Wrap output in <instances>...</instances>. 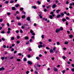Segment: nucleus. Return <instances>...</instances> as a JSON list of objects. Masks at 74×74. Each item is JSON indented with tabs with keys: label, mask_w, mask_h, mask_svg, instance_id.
<instances>
[{
	"label": "nucleus",
	"mask_w": 74,
	"mask_h": 74,
	"mask_svg": "<svg viewBox=\"0 0 74 74\" xmlns=\"http://www.w3.org/2000/svg\"><path fill=\"white\" fill-rule=\"evenodd\" d=\"M45 45H46L45 44H43V45H38V48H40L41 47H45Z\"/></svg>",
	"instance_id": "nucleus-1"
},
{
	"label": "nucleus",
	"mask_w": 74,
	"mask_h": 74,
	"mask_svg": "<svg viewBox=\"0 0 74 74\" xmlns=\"http://www.w3.org/2000/svg\"><path fill=\"white\" fill-rule=\"evenodd\" d=\"M60 31V29H57L56 30V33H59Z\"/></svg>",
	"instance_id": "nucleus-2"
},
{
	"label": "nucleus",
	"mask_w": 74,
	"mask_h": 74,
	"mask_svg": "<svg viewBox=\"0 0 74 74\" xmlns=\"http://www.w3.org/2000/svg\"><path fill=\"white\" fill-rule=\"evenodd\" d=\"M30 32L33 35V36L35 35V34L33 33V30H31L30 31Z\"/></svg>",
	"instance_id": "nucleus-3"
},
{
	"label": "nucleus",
	"mask_w": 74,
	"mask_h": 74,
	"mask_svg": "<svg viewBox=\"0 0 74 74\" xmlns=\"http://www.w3.org/2000/svg\"><path fill=\"white\" fill-rule=\"evenodd\" d=\"M32 8L33 9H34L35 10L36 9H37V7L36 5L33 6L32 7Z\"/></svg>",
	"instance_id": "nucleus-4"
},
{
	"label": "nucleus",
	"mask_w": 74,
	"mask_h": 74,
	"mask_svg": "<svg viewBox=\"0 0 74 74\" xmlns=\"http://www.w3.org/2000/svg\"><path fill=\"white\" fill-rule=\"evenodd\" d=\"M28 63L29 64V65H32V62L30 61H28Z\"/></svg>",
	"instance_id": "nucleus-5"
},
{
	"label": "nucleus",
	"mask_w": 74,
	"mask_h": 74,
	"mask_svg": "<svg viewBox=\"0 0 74 74\" xmlns=\"http://www.w3.org/2000/svg\"><path fill=\"white\" fill-rule=\"evenodd\" d=\"M25 39L26 40H29V37L27 36H25Z\"/></svg>",
	"instance_id": "nucleus-6"
},
{
	"label": "nucleus",
	"mask_w": 74,
	"mask_h": 74,
	"mask_svg": "<svg viewBox=\"0 0 74 74\" xmlns=\"http://www.w3.org/2000/svg\"><path fill=\"white\" fill-rule=\"evenodd\" d=\"M4 70V68L3 67H2L1 68H0V71H2Z\"/></svg>",
	"instance_id": "nucleus-7"
},
{
	"label": "nucleus",
	"mask_w": 74,
	"mask_h": 74,
	"mask_svg": "<svg viewBox=\"0 0 74 74\" xmlns=\"http://www.w3.org/2000/svg\"><path fill=\"white\" fill-rule=\"evenodd\" d=\"M50 53H54V52L53 51V50L52 49H51L50 50Z\"/></svg>",
	"instance_id": "nucleus-8"
},
{
	"label": "nucleus",
	"mask_w": 74,
	"mask_h": 74,
	"mask_svg": "<svg viewBox=\"0 0 74 74\" xmlns=\"http://www.w3.org/2000/svg\"><path fill=\"white\" fill-rule=\"evenodd\" d=\"M27 20L28 21H29L30 20V18L29 17H27Z\"/></svg>",
	"instance_id": "nucleus-9"
},
{
	"label": "nucleus",
	"mask_w": 74,
	"mask_h": 74,
	"mask_svg": "<svg viewBox=\"0 0 74 74\" xmlns=\"http://www.w3.org/2000/svg\"><path fill=\"white\" fill-rule=\"evenodd\" d=\"M52 8H55V7H56V4H54L53 5H52Z\"/></svg>",
	"instance_id": "nucleus-10"
},
{
	"label": "nucleus",
	"mask_w": 74,
	"mask_h": 74,
	"mask_svg": "<svg viewBox=\"0 0 74 74\" xmlns=\"http://www.w3.org/2000/svg\"><path fill=\"white\" fill-rule=\"evenodd\" d=\"M42 19L43 20V21H47V18H43Z\"/></svg>",
	"instance_id": "nucleus-11"
},
{
	"label": "nucleus",
	"mask_w": 74,
	"mask_h": 74,
	"mask_svg": "<svg viewBox=\"0 0 74 74\" xmlns=\"http://www.w3.org/2000/svg\"><path fill=\"white\" fill-rule=\"evenodd\" d=\"M63 16H64V13L63 12L61 13V17H63Z\"/></svg>",
	"instance_id": "nucleus-12"
},
{
	"label": "nucleus",
	"mask_w": 74,
	"mask_h": 74,
	"mask_svg": "<svg viewBox=\"0 0 74 74\" xmlns=\"http://www.w3.org/2000/svg\"><path fill=\"white\" fill-rule=\"evenodd\" d=\"M12 10H16V9L15 7H13L12 8Z\"/></svg>",
	"instance_id": "nucleus-13"
},
{
	"label": "nucleus",
	"mask_w": 74,
	"mask_h": 74,
	"mask_svg": "<svg viewBox=\"0 0 74 74\" xmlns=\"http://www.w3.org/2000/svg\"><path fill=\"white\" fill-rule=\"evenodd\" d=\"M54 70L55 71H58V69L56 68H55L54 69Z\"/></svg>",
	"instance_id": "nucleus-14"
},
{
	"label": "nucleus",
	"mask_w": 74,
	"mask_h": 74,
	"mask_svg": "<svg viewBox=\"0 0 74 74\" xmlns=\"http://www.w3.org/2000/svg\"><path fill=\"white\" fill-rule=\"evenodd\" d=\"M16 8H18V7H19V4H17L16 5Z\"/></svg>",
	"instance_id": "nucleus-15"
},
{
	"label": "nucleus",
	"mask_w": 74,
	"mask_h": 74,
	"mask_svg": "<svg viewBox=\"0 0 74 74\" xmlns=\"http://www.w3.org/2000/svg\"><path fill=\"white\" fill-rule=\"evenodd\" d=\"M60 16H61L60 14H58L57 16V18H59Z\"/></svg>",
	"instance_id": "nucleus-16"
},
{
	"label": "nucleus",
	"mask_w": 74,
	"mask_h": 74,
	"mask_svg": "<svg viewBox=\"0 0 74 74\" xmlns=\"http://www.w3.org/2000/svg\"><path fill=\"white\" fill-rule=\"evenodd\" d=\"M62 21H63V22H65V21H66V19L65 18H63L62 19Z\"/></svg>",
	"instance_id": "nucleus-17"
},
{
	"label": "nucleus",
	"mask_w": 74,
	"mask_h": 74,
	"mask_svg": "<svg viewBox=\"0 0 74 74\" xmlns=\"http://www.w3.org/2000/svg\"><path fill=\"white\" fill-rule=\"evenodd\" d=\"M39 16H40V19H42V16H41V15L39 14Z\"/></svg>",
	"instance_id": "nucleus-18"
},
{
	"label": "nucleus",
	"mask_w": 74,
	"mask_h": 74,
	"mask_svg": "<svg viewBox=\"0 0 74 74\" xmlns=\"http://www.w3.org/2000/svg\"><path fill=\"white\" fill-rule=\"evenodd\" d=\"M49 18L51 19H52V18H53V17L52 16V15H50L49 16Z\"/></svg>",
	"instance_id": "nucleus-19"
},
{
	"label": "nucleus",
	"mask_w": 74,
	"mask_h": 74,
	"mask_svg": "<svg viewBox=\"0 0 74 74\" xmlns=\"http://www.w3.org/2000/svg\"><path fill=\"white\" fill-rule=\"evenodd\" d=\"M14 3V0H11L10 1V3L12 4Z\"/></svg>",
	"instance_id": "nucleus-20"
},
{
	"label": "nucleus",
	"mask_w": 74,
	"mask_h": 74,
	"mask_svg": "<svg viewBox=\"0 0 74 74\" xmlns=\"http://www.w3.org/2000/svg\"><path fill=\"white\" fill-rule=\"evenodd\" d=\"M15 39V38H14V37H12L11 38V40H14Z\"/></svg>",
	"instance_id": "nucleus-21"
},
{
	"label": "nucleus",
	"mask_w": 74,
	"mask_h": 74,
	"mask_svg": "<svg viewBox=\"0 0 74 74\" xmlns=\"http://www.w3.org/2000/svg\"><path fill=\"white\" fill-rule=\"evenodd\" d=\"M60 31L61 30L62 31L63 30V28L62 27H60Z\"/></svg>",
	"instance_id": "nucleus-22"
},
{
	"label": "nucleus",
	"mask_w": 74,
	"mask_h": 74,
	"mask_svg": "<svg viewBox=\"0 0 74 74\" xmlns=\"http://www.w3.org/2000/svg\"><path fill=\"white\" fill-rule=\"evenodd\" d=\"M69 37L70 38H73V35H69Z\"/></svg>",
	"instance_id": "nucleus-23"
},
{
	"label": "nucleus",
	"mask_w": 74,
	"mask_h": 74,
	"mask_svg": "<svg viewBox=\"0 0 74 74\" xmlns=\"http://www.w3.org/2000/svg\"><path fill=\"white\" fill-rule=\"evenodd\" d=\"M64 44L65 45H67V44H69V42L66 41L64 42Z\"/></svg>",
	"instance_id": "nucleus-24"
},
{
	"label": "nucleus",
	"mask_w": 74,
	"mask_h": 74,
	"mask_svg": "<svg viewBox=\"0 0 74 74\" xmlns=\"http://www.w3.org/2000/svg\"><path fill=\"white\" fill-rule=\"evenodd\" d=\"M23 60L24 62H26V60H27V59H26V58H25L23 59Z\"/></svg>",
	"instance_id": "nucleus-25"
},
{
	"label": "nucleus",
	"mask_w": 74,
	"mask_h": 74,
	"mask_svg": "<svg viewBox=\"0 0 74 74\" xmlns=\"http://www.w3.org/2000/svg\"><path fill=\"white\" fill-rule=\"evenodd\" d=\"M4 58H5V57H1V59H2V60H4Z\"/></svg>",
	"instance_id": "nucleus-26"
},
{
	"label": "nucleus",
	"mask_w": 74,
	"mask_h": 74,
	"mask_svg": "<svg viewBox=\"0 0 74 74\" xmlns=\"http://www.w3.org/2000/svg\"><path fill=\"white\" fill-rule=\"evenodd\" d=\"M59 11H60V10H58L56 11V12L58 13V14L59 13Z\"/></svg>",
	"instance_id": "nucleus-27"
},
{
	"label": "nucleus",
	"mask_w": 74,
	"mask_h": 74,
	"mask_svg": "<svg viewBox=\"0 0 74 74\" xmlns=\"http://www.w3.org/2000/svg\"><path fill=\"white\" fill-rule=\"evenodd\" d=\"M56 50V47H54L53 48V50L55 51Z\"/></svg>",
	"instance_id": "nucleus-28"
},
{
	"label": "nucleus",
	"mask_w": 74,
	"mask_h": 74,
	"mask_svg": "<svg viewBox=\"0 0 74 74\" xmlns=\"http://www.w3.org/2000/svg\"><path fill=\"white\" fill-rule=\"evenodd\" d=\"M50 7H51V6L49 5L48 6H47L46 8H47V9H48V8H50Z\"/></svg>",
	"instance_id": "nucleus-29"
},
{
	"label": "nucleus",
	"mask_w": 74,
	"mask_h": 74,
	"mask_svg": "<svg viewBox=\"0 0 74 74\" xmlns=\"http://www.w3.org/2000/svg\"><path fill=\"white\" fill-rule=\"evenodd\" d=\"M25 17L26 16H25V15L23 16H22V18H23V19L24 18H25Z\"/></svg>",
	"instance_id": "nucleus-30"
},
{
	"label": "nucleus",
	"mask_w": 74,
	"mask_h": 74,
	"mask_svg": "<svg viewBox=\"0 0 74 74\" xmlns=\"http://www.w3.org/2000/svg\"><path fill=\"white\" fill-rule=\"evenodd\" d=\"M27 57L28 58H30L31 57V56L30 55H28L27 56Z\"/></svg>",
	"instance_id": "nucleus-31"
},
{
	"label": "nucleus",
	"mask_w": 74,
	"mask_h": 74,
	"mask_svg": "<svg viewBox=\"0 0 74 74\" xmlns=\"http://www.w3.org/2000/svg\"><path fill=\"white\" fill-rule=\"evenodd\" d=\"M17 60L18 62H21V59H17Z\"/></svg>",
	"instance_id": "nucleus-32"
},
{
	"label": "nucleus",
	"mask_w": 74,
	"mask_h": 74,
	"mask_svg": "<svg viewBox=\"0 0 74 74\" xmlns=\"http://www.w3.org/2000/svg\"><path fill=\"white\" fill-rule=\"evenodd\" d=\"M29 44V41H28L27 42H26V45H27Z\"/></svg>",
	"instance_id": "nucleus-33"
},
{
	"label": "nucleus",
	"mask_w": 74,
	"mask_h": 74,
	"mask_svg": "<svg viewBox=\"0 0 74 74\" xmlns=\"http://www.w3.org/2000/svg\"><path fill=\"white\" fill-rule=\"evenodd\" d=\"M17 19H18V20H20V18L18 16H17L16 17Z\"/></svg>",
	"instance_id": "nucleus-34"
},
{
	"label": "nucleus",
	"mask_w": 74,
	"mask_h": 74,
	"mask_svg": "<svg viewBox=\"0 0 74 74\" xmlns=\"http://www.w3.org/2000/svg\"><path fill=\"white\" fill-rule=\"evenodd\" d=\"M24 8H20V10L21 11H23V10Z\"/></svg>",
	"instance_id": "nucleus-35"
},
{
	"label": "nucleus",
	"mask_w": 74,
	"mask_h": 74,
	"mask_svg": "<svg viewBox=\"0 0 74 74\" xmlns=\"http://www.w3.org/2000/svg\"><path fill=\"white\" fill-rule=\"evenodd\" d=\"M37 3H38V4L40 5L41 4V3L40 2V1H37Z\"/></svg>",
	"instance_id": "nucleus-36"
},
{
	"label": "nucleus",
	"mask_w": 74,
	"mask_h": 74,
	"mask_svg": "<svg viewBox=\"0 0 74 74\" xmlns=\"http://www.w3.org/2000/svg\"><path fill=\"white\" fill-rule=\"evenodd\" d=\"M1 33L2 34H4V33H5V32L4 31H2L1 32Z\"/></svg>",
	"instance_id": "nucleus-37"
},
{
	"label": "nucleus",
	"mask_w": 74,
	"mask_h": 74,
	"mask_svg": "<svg viewBox=\"0 0 74 74\" xmlns=\"http://www.w3.org/2000/svg\"><path fill=\"white\" fill-rule=\"evenodd\" d=\"M1 25L3 27H4V26H5V24H1Z\"/></svg>",
	"instance_id": "nucleus-38"
},
{
	"label": "nucleus",
	"mask_w": 74,
	"mask_h": 74,
	"mask_svg": "<svg viewBox=\"0 0 74 74\" xmlns=\"http://www.w3.org/2000/svg\"><path fill=\"white\" fill-rule=\"evenodd\" d=\"M36 59H37V60H39L40 58H38V57H36Z\"/></svg>",
	"instance_id": "nucleus-39"
},
{
	"label": "nucleus",
	"mask_w": 74,
	"mask_h": 74,
	"mask_svg": "<svg viewBox=\"0 0 74 74\" xmlns=\"http://www.w3.org/2000/svg\"><path fill=\"white\" fill-rule=\"evenodd\" d=\"M17 39H19V38H20V36H17Z\"/></svg>",
	"instance_id": "nucleus-40"
},
{
	"label": "nucleus",
	"mask_w": 74,
	"mask_h": 74,
	"mask_svg": "<svg viewBox=\"0 0 74 74\" xmlns=\"http://www.w3.org/2000/svg\"><path fill=\"white\" fill-rule=\"evenodd\" d=\"M5 4H8V1H5Z\"/></svg>",
	"instance_id": "nucleus-41"
},
{
	"label": "nucleus",
	"mask_w": 74,
	"mask_h": 74,
	"mask_svg": "<svg viewBox=\"0 0 74 74\" xmlns=\"http://www.w3.org/2000/svg\"><path fill=\"white\" fill-rule=\"evenodd\" d=\"M57 45H60V43H59L58 42H57Z\"/></svg>",
	"instance_id": "nucleus-42"
},
{
	"label": "nucleus",
	"mask_w": 74,
	"mask_h": 74,
	"mask_svg": "<svg viewBox=\"0 0 74 74\" xmlns=\"http://www.w3.org/2000/svg\"><path fill=\"white\" fill-rule=\"evenodd\" d=\"M22 12L23 14H26V12H25L24 11H22Z\"/></svg>",
	"instance_id": "nucleus-43"
},
{
	"label": "nucleus",
	"mask_w": 74,
	"mask_h": 74,
	"mask_svg": "<svg viewBox=\"0 0 74 74\" xmlns=\"http://www.w3.org/2000/svg\"><path fill=\"white\" fill-rule=\"evenodd\" d=\"M19 43H20V42H19V41H17V44H19Z\"/></svg>",
	"instance_id": "nucleus-44"
},
{
	"label": "nucleus",
	"mask_w": 74,
	"mask_h": 74,
	"mask_svg": "<svg viewBox=\"0 0 74 74\" xmlns=\"http://www.w3.org/2000/svg\"><path fill=\"white\" fill-rule=\"evenodd\" d=\"M3 47L4 48H6V46H5V45H3Z\"/></svg>",
	"instance_id": "nucleus-45"
},
{
	"label": "nucleus",
	"mask_w": 74,
	"mask_h": 74,
	"mask_svg": "<svg viewBox=\"0 0 74 74\" xmlns=\"http://www.w3.org/2000/svg\"><path fill=\"white\" fill-rule=\"evenodd\" d=\"M18 25H19V26H21V23H18Z\"/></svg>",
	"instance_id": "nucleus-46"
},
{
	"label": "nucleus",
	"mask_w": 74,
	"mask_h": 74,
	"mask_svg": "<svg viewBox=\"0 0 74 74\" xmlns=\"http://www.w3.org/2000/svg\"><path fill=\"white\" fill-rule=\"evenodd\" d=\"M44 37V35H42V38L43 39Z\"/></svg>",
	"instance_id": "nucleus-47"
},
{
	"label": "nucleus",
	"mask_w": 74,
	"mask_h": 74,
	"mask_svg": "<svg viewBox=\"0 0 74 74\" xmlns=\"http://www.w3.org/2000/svg\"><path fill=\"white\" fill-rule=\"evenodd\" d=\"M7 33H8V34H10V31H8L7 32Z\"/></svg>",
	"instance_id": "nucleus-48"
},
{
	"label": "nucleus",
	"mask_w": 74,
	"mask_h": 74,
	"mask_svg": "<svg viewBox=\"0 0 74 74\" xmlns=\"http://www.w3.org/2000/svg\"><path fill=\"white\" fill-rule=\"evenodd\" d=\"M49 42H51L52 41V40L51 39H49Z\"/></svg>",
	"instance_id": "nucleus-49"
},
{
	"label": "nucleus",
	"mask_w": 74,
	"mask_h": 74,
	"mask_svg": "<svg viewBox=\"0 0 74 74\" xmlns=\"http://www.w3.org/2000/svg\"><path fill=\"white\" fill-rule=\"evenodd\" d=\"M39 14H40L39 15H41V14H42V12H39Z\"/></svg>",
	"instance_id": "nucleus-50"
},
{
	"label": "nucleus",
	"mask_w": 74,
	"mask_h": 74,
	"mask_svg": "<svg viewBox=\"0 0 74 74\" xmlns=\"http://www.w3.org/2000/svg\"><path fill=\"white\" fill-rule=\"evenodd\" d=\"M66 19L67 20H69V19H70V18H69V17H66Z\"/></svg>",
	"instance_id": "nucleus-51"
},
{
	"label": "nucleus",
	"mask_w": 74,
	"mask_h": 74,
	"mask_svg": "<svg viewBox=\"0 0 74 74\" xmlns=\"http://www.w3.org/2000/svg\"><path fill=\"white\" fill-rule=\"evenodd\" d=\"M26 73L27 74H29V71H27L26 72Z\"/></svg>",
	"instance_id": "nucleus-52"
},
{
	"label": "nucleus",
	"mask_w": 74,
	"mask_h": 74,
	"mask_svg": "<svg viewBox=\"0 0 74 74\" xmlns=\"http://www.w3.org/2000/svg\"><path fill=\"white\" fill-rule=\"evenodd\" d=\"M16 33H19V31L18 30H16Z\"/></svg>",
	"instance_id": "nucleus-53"
},
{
	"label": "nucleus",
	"mask_w": 74,
	"mask_h": 74,
	"mask_svg": "<svg viewBox=\"0 0 74 74\" xmlns=\"http://www.w3.org/2000/svg\"><path fill=\"white\" fill-rule=\"evenodd\" d=\"M71 70L72 71L74 72V68H73L71 69Z\"/></svg>",
	"instance_id": "nucleus-54"
},
{
	"label": "nucleus",
	"mask_w": 74,
	"mask_h": 74,
	"mask_svg": "<svg viewBox=\"0 0 74 74\" xmlns=\"http://www.w3.org/2000/svg\"><path fill=\"white\" fill-rule=\"evenodd\" d=\"M34 26H37V24L36 23H34Z\"/></svg>",
	"instance_id": "nucleus-55"
},
{
	"label": "nucleus",
	"mask_w": 74,
	"mask_h": 74,
	"mask_svg": "<svg viewBox=\"0 0 74 74\" xmlns=\"http://www.w3.org/2000/svg\"><path fill=\"white\" fill-rule=\"evenodd\" d=\"M20 32L21 33H23V31H22V29L20 30Z\"/></svg>",
	"instance_id": "nucleus-56"
},
{
	"label": "nucleus",
	"mask_w": 74,
	"mask_h": 74,
	"mask_svg": "<svg viewBox=\"0 0 74 74\" xmlns=\"http://www.w3.org/2000/svg\"><path fill=\"white\" fill-rule=\"evenodd\" d=\"M29 51H32V49H31L30 48H29Z\"/></svg>",
	"instance_id": "nucleus-57"
},
{
	"label": "nucleus",
	"mask_w": 74,
	"mask_h": 74,
	"mask_svg": "<svg viewBox=\"0 0 74 74\" xmlns=\"http://www.w3.org/2000/svg\"><path fill=\"white\" fill-rule=\"evenodd\" d=\"M63 58V59H66V57H65V56H63L62 57Z\"/></svg>",
	"instance_id": "nucleus-58"
},
{
	"label": "nucleus",
	"mask_w": 74,
	"mask_h": 74,
	"mask_svg": "<svg viewBox=\"0 0 74 74\" xmlns=\"http://www.w3.org/2000/svg\"><path fill=\"white\" fill-rule=\"evenodd\" d=\"M46 48L47 49H48V50L50 49L48 47H46Z\"/></svg>",
	"instance_id": "nucleus-59"
},
{
	"label": "nucleus",
	"mask_w": 74,
	"mask_h": 74,
	"mask_svg": "<svg viewBox=\"0 0 74 74\" xmlns=\"http://www.w3.org/2000/svg\"><path fill=\"white\" fill-rule=\"evenodd\" d=\"M34 73L35 74H38V72L37 71H35Z\"/></svg>",
	"instance_id": "nucleus-60"
},
{
	"label": "nucleus",
	"mask_w": 74,
	"mask_h": 74,
	"mask_svg": "<svg viewBox=\"0 0 74 74\" xmlns=\"http://www.w3.org/2000/svg\"><path fill=\"white\" fill-rule=\"evenodd\" d=\"M32 38H34V36H33L32 37Z\"/></svg>",
	"instance_id": "nucleus-61"
},
{
	"label": "nucleus",
	"mask_w": 74,
	"mask_h": 74,
	"mask_svg": "<svg viewBox=\"0 0 74 74\" xmlns=\"http://www.w3.org/2000/svg\"><path fill=\"white\" fill-rule=\"evenodd\" d=\"M64 73H65V70H63L62 71V73H63V74H64Z\"/></svg>",
	"instance_id": "nucleus-62"
},
{
	"label": "nucleus",
	"mask_w": 74,
	"mask_h": 74,
	"mask_svg": "<svg viewBox=\"0 0 74 74\" xmlns=\"http://www.w3.org/2000/svg\"><path fill=\"white\" fill-rule=\"evenodd\" d=\"M7 14L8 15V16L10 15V12H8L7 13Z\"/></svg>",
	"instance_id": "nucleus-63"
},
{
	"label": "nucleus",
	"mask_w": 74,
	"mask_h": 74,
	"mask_svg": "<svg viewBox=\"0 0 74 74\" xmlns=\"http://www.w3.org/2000/svg\"><path fill=\"white\" fill-rule=\"evenodd\" d=\"M3 21V19H1L0 20V22H1Z\"/></svg>",
	"instance_id": "nucleus-64"
}]
</instances>
